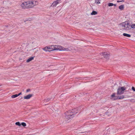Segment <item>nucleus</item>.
I'll use <instances>...</instances> for the list:
<instances>
[{"mask_svg":"<svg viewBox=\"0 0 135 135\" xmlns=\"http://www.w3.org/2000/svg\"><path fill=\"white\" fill-rule=\"evenodd\" d=\"M123 35L124 36L128 37H130L131 36L130 35L126 33H124L123 34Z\"/></svg>","mask_w":135,"mask_h":135,"instance_id":"nucleus-15","label":"nucleus"},{"mask_svg":"<svg viewBox=\"0 0 135 135\" xmlns=\"http://www.w3.org/2000/svg\"><path fill=\"white\" fill-rule=\"evenodd\" d=\"M118 96H116L115 97H114L113 98H112V100H117V99H118Z\"/></svg>","mask_w":135,"mask_h":135,"instance_id":"nucleus-18","label":"nucleus"},{"mask_svg":"<svg viewBox=\"0 0 135 135\" xmlns=\"http://www.w3.org/2000/svg\"><path fill=\"white\" fill-rule=\"evenodd\" d=\"M97 14V12L94 11H93L91 13V15H96Z\"/></svg>","mask_w":135,"mask_h":135,"instance_id":"nucleus-16","label":"nucleus"},{"mask_svg":"<svg viewBox=\"0 0 135 135\" xmlns=\"http://www.w3.org/2000/svg\"><path fill=\"white\" fill-rule=\"evenodd\" d=\"M33 95V94H29L28 95L24 96V98L25 99H30Z\"/></svg>","mask_w":135,"mask_h":135,"instance_id":"nucleus-9","label":"nucleus"},{"mask_svg":"<svg viewBox=\"0 0 135 135\" xmlns=\"http://www.w3.org/2000/svg\"><path fill=\"white\" fill-rule=\"evenodd\" d=\"M21 6L23 9L27 8V1L22 3L21 4Z\"/></svg>","mask_w":135,"mask_h":135,"instance_id":"nucleus-8","label":"nucleus"},{"mask_svg":"<svg viewBox=\"0 0 135 135\" xmlns=\"http://www.w3.org/2000/svg\"><path fill=\"white\" fill-rule=\"evenodd\" d=\"M75 113H74L71 111H69L66 113V116L65 118V120L66 122H69L70 120L73 118L74 116Z\"/></svg>","mask_w":135,"mask_h":135,"instance_id":"nucleus-1","label":"nucleus"},{"mask_svg":"<svg viewBox=\"0 0 135 135\" xmlns=\"http://www.w3.org/2000/svg\"><path fill=\"white\" fill-rule=\"evenodd\" d=\"M131 28H135V24H133L131 25Z\"/></svg>","mask_w":135,"mask_h":135,"instance_id":"nucleus-23","label":"nucleus"},{"mask_svg":"<svg viewBox=\"0 0 135 135\" xmlns=\"http://www.w3.org/2000/svg\"><path fill=\"white\" fill-rule=\"evenodd\" d=\"M59 50L62 51H72L73 48L72 47H70L68 48H65L61 46H59Z\"/></svg>","mask_w":135,"mask_h":135,"instance_id":"nucleus-6","label":"nucleus"},{"mask_svg":"<svg viewBox=\"0 0 135 135\" xmlns=\"http://www.w3.org/2000/svg\"><path fill=\"white\" fill-rule=\"evenodd\" d=\"M59 45H52L50 47L49 46L48 50L49 51H52L55 50H59Z\"/></svg>","mask_w":135,"mask_h":135,"instance_id":"nucleus-5","label":"nucleus"},{"mask_svg":"<svg viewBox=\"0 0 135 135\" xmlns=\"http://www.w3.org/2000/svg\"><path fill=\"white\" fill-rule=\"evenodd\" d=\"M134 100V99H131L129 100L130 102H133V100Z\"/></svg>","mask_w":135,"mask_h":135,"instance_id":"nucleus-27","label":"nucleus"},{"mask_svg":"<svg viewBox=\"0 0 135 135\" xmlns=\"http://www.w3.org/2000/svg\"><path fill=\"white\" fill-rule=\"evenodd\" d=\"M49 46H46L45 47L43 48H42V49L45 51L46 52H47L49 51V50H48Z\"/></svg>","mask_w":135,"mask_h":135,"instance_id":"nucleus-11","label":"nucleus"},{"mask_svg":"<svg viewBox=\"0 0 135 135\" xmlns=\"http://www.w3.org/2000/svg\"><path fill=\"white\" fill-rule=\"evenodd\" d=\"M132 89L134 91H135V88L133 86L132 88Z\"/></svg>","mask_w":135,"mask_h":135,"instance_id":"nucleus-25","label":"nucleus"},{"mask_svg":"<svg viewBox=\"0 0 135 135\" xmlns=\"http://www.w3.org/2000/svg\"><path fill=\"white\" fill-rule=\"evenodd\" d=\"M27 8H31L37 5L38 2L35 1H27Z\"/></svg>","mask_w":135,"mask_h":135,"instance_id":"nucleus-3","label":"nucleus"},{"mask_svg":"<svg viewBox=\"0 0 135 135\" xmlns=\"http://www.w3.org/2000/svg\"><path fill=\"white\" fill-rule=\"evenodd\" d=\"M59 2L58 1H55L51 5V6L53 7H56L57 4L59 3Z\"/></svg>","mask_w":135,"mask_h":135,"instance_id":"nucleus-10","label":"nucleus"},{"mask_svg":"<svg viewBox=\"0 0 135 135\" xmlns=\"http://www.w3.org/2000/svg\"><path fill=\"white\" fill-rule=\"evenodd\" d=\"M126 89V88L125 86L119 87L117 89V94L118 95L123 94L124 93V91H125Z\"/></svg>","mask_w":135,"mask_h":135,"instance_id":"nucleus-4","label":"nucleus"},{"mask_svg":"<svg viewBox=\"0 0 135 135\" xmlns=\"http://www.w3.org/2000/svg\"><path fill=\"white\" fill-rule=\"evenodd\" d=\"M100 54L103 56L105 58L108 59L109 58L110 53L108 52H104L101 53Z\"/></svg>","mask_w":135,"mask_h":135,"instance_id":"nucleus-7","label":"nucleus"},{"mask_svg":"<svg viewBox=\"0 0 135 135\" xmlns=\"http://www.w3.org/2000/svg\"><path fill=\"white\" fill-rule=\"evenodd\" d=\"M108 5L109 6H113V4L112 3H109L108 4Z\"/></svg>","mask_w":135,"mask_h":135,"instance_id":"nucleus-22","label":"nucleus"},{"mask_svg":"<svg viewBox=\"0 0 135 135\" xmlns=\"http://www.w3.org/2000/svg\"><path fill=\"white\" fill-rule=\"evenodd\" d=\"M118 99H124V95L118 96Z\"/></svg>","mask_w":135,"mask_h":135,"instance_id":"nucleus-13","label":"nucleus"},{"mask_svg":"<svg viewBox=\"0 0 135 135\" xmlns=\"http://www.w3.org/2000/svg\"><path fill=\"white\" fill-rule=\"evenodd\" d=\"M124 5H121L119 6V8L121 10H123L124 9Z\"/></svg>","mask_w":135,"mask_h":135,"instance_id":"nucleus-14","label":"nucleus"},{"mask_svg":"<svg viewBox=\"0 0 135 135\" xmlns=\"http://www.w3.org/2000/svg\"><path fill=\"white\" fill-rule=\"evenodd\" d=\"M15 124L16 125H18L19 126H20L21 125V124L19 122H17Z\"/></svg>","mask_w":135,"mask_h":135,"instance_id":"nucleus-20","label":"nucleus"},{"mask_svg":"<svg viewBox=\"0 0 135 135\" xmlns=\"http://www.w3.org/2000/svg\"><path fill=\"white\" fill-rule=\"evenodd\" d=\"M120 25L122 28L124 30L127 31L131 29V25L128 21L122 22Z\"/></svg>","mask_w":135,"mask_h":135,"instance_id":"nucleus-2","label":"nucleus"},{"mask_svg":"<svg viewBox=\"0 0 135 135\" xmlns=\"http://www.w3.org/2000/svg\"><path fill=\"white\" fill-rule=\"evenodd\" d=\"M115 94L114 93H113L111 95V99H112V98H113L114 97H115Z\"/></svg>","mask_w":135,"mask_h":135,"instance_id":"nucleus-24","label":"nucleus"},{"mask_svg":"<svg viewBox=\"0 0 135 135\" xmlns=\"http://www.w3.org/2000/svg\"><path fill=\"white\" fill-rule=\"evenodd\" d=\"M30 91V89H27L26 90V91L27 92H29Z\"/></svg>","mask_w":135,"mask_h":135,"instance_id":"nucleus-28","label":"nucleus"},{"mask_svg":"<svg viewBox=\"0 0 135 135\" xmlns=\"http://www.w3.org/2000/svg\"><path fill=\"white\" fill-rule=\"evenodd\" d=\"M18 97V95L17 94H15L14 95H12L11 96V98H13Z\"/></svg>","mask_w":135,"mask_h":135,"instance_id":"nucleus-19","label":"nucleus"},{"mask_svg":"<svg viewBox=\"0 0 135 135\" xmlns=\"http://www.w3.org/2000/svg\"><path fill=\"white\" fill-rule=\"evenodd\" d=\"M113 6H116V4H113Z\"/></svg>","mask_w":135,"mask_h":135,"instance_id":"nucleus-30","label":"nucleus"},{"mask_svg":"<svg viewBox=\"0 0 135 135\" xmlns=\"http://www.w3.org/2000/svg\"><path fill=\"white\" fill-rule=\"evenodd\" d=\"M23 127H25L26 126V124L24 122H22L21 124Z\"/></svg>","mask_w":135,"mask_h":135,"instance_id":"nucleus-21","label":"nucleus"},{"mask_svg":"<svg viewBox=\"0 0 135 135\" xmlns=\"http://www.w3.org/2000/svg\"><path fill=\"white\" fill-rule=\"evenodd\" d=\"M33 59H34L33 57H31L29 58H28L26 62H28L30 61H32V60H33Z\"/></svg>","mask_w":135,"mask_h":135,"instance_id":"nucleus-12","label":"nucleus"},{"mask_svg":"<svg viewBox=\"0 0 135 135\" xmlns=\"http://www.w3.org/2000/svg\"><path fill=\"white\" fill-rule=\"evenodd\" d=\"M124 2V1L123 0H122V1H117V2Z\"/></svg>","mask_w":135,"mask_h":135,"instance_id":"nucleus-26","label":"nucleus"},{"mask_svg":"<svg viewBox=\"0 0 135 135\" xmlns=\"http://www.w3.org/2000/svg\"><path fill=\"white\" fill-rule=\"evenodd\" d=\"M22 94V93L21 92H20V93H19L18 94H17V95H18V96H19V95H21Z\"/></svg>","mask_w":135,"mask_h":135,"instance_id":"nucleus-29","label":"nucleus"},{"mask_svg":"<svg viewBox=\"0 0 135 135\" xmlns=\"http://www.w3.org/2000/svg\"><path fill=\"white\" fill-rule=\"evenodd\" d=\"M101 0H95V3L98 4L100 3V1Z\"/></svg>","mask_w":135,"mask_h":135,"instance_id":"nucleus-17","label":"nucleus"}]
</instances>
